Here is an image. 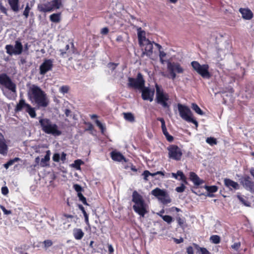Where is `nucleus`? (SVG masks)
I'll return each instance as SVG.
<instances>
[{
    "instance_id": "423d86ee",
    "label": "nucleus",
    "mask_w": 254,
    "mask_h": 254,
    "mask_svg": "<svg viewBox=\"0 0 254 254\" xmlns=\"http://www.w3.org/2000/svg\"><path fill=\"white\" fill-rule=\"evenodd\" d=\"M167 69L169 71V75L167 77L172 80H174L176 78L177 74H181L184 71V68L179 63L177 62H168Z\"/></svg>"
},
{
    "instance_id": "a19ab883",
    "label": "nucleus",
    "mask_w": 254,
    "mask_h": 254,
    "mask_svg": "<svg viewBox=\"0 0 254 254\" xmlns=\"http://www.w3.org/2000/svg\"><path fill=\"white\" fill-rule=\"evenodd\" d=\"M106 22L109 24L112 25L115 23V20L113 17L111 15L109 14L106 17Z\"/></svg>"
},
{
    "instance_id": "680f3d73",
    "label": "nucleus",
    "mask_w": 254,
    "mask_h": 254,
    "mask_svg": "<svg viewBox=\"0 0 254 254\" xmlns=\"http://www.w3.org/2000/svg\"><path fill=\"white\" fill-rule=\"evenodd\" d=\"M199 249L201 254H210V253L207 251L206 249L204 248H200Z\"/></svg>"
},
{
    "instance_id": "ddd939ff",
    "label": "nucleus",
    "mask_w": 254,
    "mask_h": 254,
    "mask_svg": "<svg viewBox=\"0 0 254 254\" xmlns=\"http://www.w3.org/2000/svg\"><path fill=\"white\" fill-rule=\"evenodd\" d=\"M53 66V61L51 59H46L40 65V74L41 75L45 74L48 71L51 70Z\"/></svg>"
},
{
    "instance_id": "473e14b6",
    "label": "nucleus",
    "mask_w": 254,
    "mask_h": 254,
    "mask_svg": "<svg viewBox=\"0 0 254 254\" xmlns=\"http://www.w3.org/2000/svg\"><path fill=\"white\" fill-rule=\"evenodd\" d=\"M159 216H160L163 220L167 222L168 224H171L173 221V218L169 215H163L159 214Z\"/></svg>"
},
{
    "instance_id": "58836bf2",
    "label": "nucleus",
    "mask_w": 254,
    "mask_h": 254,
    "mask_svg": "<svg viewBox=\"0 0 254 254\" xmlns=\"http://www.w3.org/2000/svg\"><path fill=\"white\" fill-rule=\"evenodd\" d=\"M228 50H223L221 49H218L217 53L219 55V58L220 59H222V58L225 56V55L228 53Z\"/></svg>"
},
{
    "instance_id": "774afa93",
    "label": "nucleus",
    "mask_w": 254,
    "mask_h": 254,
    "mask_svg": "<svg viewBox=\"0 0 254 254\" xmlns=\"http://www.w3.org/2000/svg\"><path fill=\"white\" fill-rule=\"evenodd\" d=\"M166 56V54L162 51H159V58L163 59Z\"/></svg>"
},
{
    "instance_id": "f257e3e1",
    "label": "nucleus",
    "mask_w": 254,
    "mask_h": 254,
    "mask_svg": "<svg viewBox=\"0 0 254 254\" xmlns=\"http://www.w3.org/2000/svg\"><path fill=\"white\" fill-rule=\"evenodd\" d=\"M28 97L31 102L36 104L39 108H45L49 105V100L46 94L35 84L30 87Z\"/></svg>"
},
{
    "instance_id": "f03ea898",
    "label": "nucleus",
    "mask_w": 254,
    "mask_h": 254,
    "mask_svg": "<svg viewBox=\"0 0 254 254\" xmlns=\"http://www.w3.org/2000/svg\"><path fill=\"white\" fill-rule=\"evenodd\" d=\"M132 201L134 203L132 206L134 211L140 216L144 217L145 214L148 212V205L143 197L136 190L132 193Z\"/></svg>"
},
{
    "instance_id": "0e129e2a",
    "label": "nucleus",
    "mask_w": 254,
    "mask_h": 254,
    "mask_svg": "<svg viewBox=\"0 0 254 254\" xmlns=\"http://www.w3.org/2000/svg\"><path fill=\"white\" fill-rule=\"evenodd\" d=\"M238 198L240 200L241 202H242L246 206H249V205L247 204V201L241 196L238 195Z\"/></svg>"
},
{
    "instance_id": "dca6fc26",
    "label": "nucleus",
    "mask_w": 254,
    "mask_h": 254,
    "mask_svg": "<svg viewBox=\"0 0 254 254\" xmlns=\"http://www.w3.org/2000/svg\"><path fill=\"white\" fill-rule=\"evenodd\" d=\"M157 120L160 121L161 123V128L162 132L164 135L165 136L166 139L168 141L172 142L174 138L172 135H170L168 132L167 131L164 120L162 118H158L157 119Z\"/></svg>"
},
{
    "instance_id": "39448f33",
    "label": "nucleus",
    "mask_w": 254,
    "mask_h": 254,
    "mask_svg": "<svg viewBox=\"0 0 254 254\" xmlns=\"http://www.w3.org/2000/svg\"><path fill=\"white\" fill-rule=\"evenodd\" d=\"M178 109L180 117L185 121L192 123L195 125L198 126L197 122L192 118V114L190 109L184 105L178 104Z\"/></svg>"
},
{
    "instance_id": "cd10ccee",
    "label": "nucleus",
    "mask_w": 254,
    "mask_h": 254,
    "mask_svg": "<svg viewBox=\"0 0 254 254\" xmlns=\"http://www.w3.org/2000/svg\"><path fill=\"white\" fill-rule=\"evenodd\" d=\"M13 47L15 51L14 55H18L22 53L23 51V46L20 41H16L15 44Z\"/></svg>"
},
{
    "instance_id": "6e6d98bb",
    "label": "nucleus",
    "mask_w": 254,
    "mask_h": 254,
    "mask_svg": "<svg viewBox=\"0 0 254 254\" xmlns=\"http://www.w3.org/2000/svg\"><path fill=\"white\" fill-rule=\"evenodd\" d=\"M170 176H171L173 178H174L177 180H179V178H178L177 173H172L171 174L167 173L166 174V178H169L170 177Z\"/></svg>"
},
{
    "instance_id": "c85d7f7f",
    "label": "nucleus",
    "mask_w": 254,
    "mask_h": 254,
    "mask_svg": "<svg viewBox=\"0 0 254 254\" xmlns=\"http://www.w3.org/2000/svg\"><path fill=\"white\" fill-rule=\"evenodd\" d=\"M158 200H160L164 204H167L171 202V199L170 198L167 192H166L163 196L159 198Z\"/></svg>"
},
{
    "instance_id": "5701e85b",
    "label": "nucleus",
    "mask_w": 254,
    "mask_h": 254,
    "mask_svg": "<svg viewBox=\"0 0 254 254\" xmlns=\"http://www.w3.org/2000/svg\"><path fill=\"white\" fill-rule=\"evenodd\" d=\"M52 11L59 9L62 6V2L61 0H53L49 2Z\"/></svg>"
},
{
    "instance_id": "412c9836",
    "label": "nucleus",
    "mask_w": 254,
    "mask_h": 254,
    "mask_svg": "<svg viewBox=\"0 0 254 254\" xmlns=\"http://www.w3.org/2000/svg\"><path fill=\"white\" fill-rule=\"evenodd\" d=\"M190 179L195 186H199L203 183L198 176L194 172L190 173Z\"/></svg>"
},
{
    "instance_id": "f704fd0d",
    "label": "nucleus",
    "mask_w": 254,
    "mask_h": 254,
    "mask_svg": "<svg viewBox=\"0 0 254 254\" xmlns=\"http://www.w3.org/2000/svg\"><path fill=\"white\" fill-rule=\"evenodd\" d=\"M178 178L179 177V180L182 181L184 183L187 184L186 177L184 175L183 172L180 170L177 171Z\"/></svg>"
},
{
    "instance_id": "20e7f679",
    "label": "nucleus",
    "mask_w": 254,
    "mask_h": 254,
    "mask_svg": "<svg viewBox=\"0 0 254 254\" xmlns=\"http://www.w3.org/2000/svg\"><path fill=\"white\" fill-rule=\"evenodd\" d=\"M155 88L156 90L155 102L164 108H169L170 105L168 103L169 100L168 94L157 83L155 84Z\"/></svg>"
},
{
    "instance_id": "5fc2aeb1",
    "label": "nucleus",
    "mask_w": 254,
    "mask_h": 254,
    "mask_svg": "<svg viewBox=\"0 0 254 254\" xmlns=\"http://www.w3.org/2000/svg\"><path fill=\"white\" fill-rule=\"evenodd\" d=\"M50 157H48V155H45L44 158L41 159V163L43 164L42 166H44V164L50 160Z\"/></svg>"
},
{
    "instance_id": "4be33fe9",
    "label": "nucleus",
    "mask_w": 254,
    "mask_h": 254,
    "mask_svg": "<svg viewBox=\"0 0 254 254\" xmlns=\"http://www.w3.org/2000/svg\"><path fill=\"white\" fill-rule=\"evenodd\" d=\"M11 9L14 12H18L19 10V0H7Z\"/></svg>"
},
{
    "instance_id": "052dcab7",
    "label": "nucleus",
    "mask_w": 254,
    "mask_h": 254,
    "mask_svg": "<svg viewBox=\"0 0 254 254\" xmlns=\"http://www.w3.org/2000/svg\"><path fill=\"white\" fill-rule=\"evenodd\" d=\"M8 192V190L6 187H3L1 188V193L4 194L6 195Z\"/></svg>"
},
{
    "instance_id": "6e6552de",
    "label": "nucleus",
    "mask_w": 254,
    "mask_h": 254,
    "mask_svg": "<svg viewBox=\"0 0 254 254\" xmlns=\"http://www.w3.org/2000/svg\"><path fill=\"white\" fill-rule=\"evenodd\" d=\"M128 86L136 89L140 90L145 85V80L140 73L137 74L136 78H128Z\"/></svg>"
},
{
    "instance_id": "603ef678",
    "label": "nucleus",
    "mask_w": 254,
    "mask_h": 254,
    "mask_svg": "<svg viewBox=\"0 0 254 254\" xmlns=\"http://www.w3.org/2000/svg\"><path fill=\"white\" fill-rule=\"evenodd\" d=\"M44 244L45 248H49L53 245V242L50 240H47L44 241Z\"/></svg>"
},
{
    "instance_id": "b1692460",
    "label": "nucleus",
    "mask_w": 254,
    "mask_h": 254,
    "mask_svg": "<svg viewBox=\"0 0 254 254\" xmlns=\"http://www.w3.org/2000/svg\"><path fill=\"white\" fill-rule=\"evenodd\" d=\"M84 233L83 231L79 228H75L73 230V235L74 238L77 240H81L84 236Z\"/></svg>"
},
{
    "instance_id": "9d476101",
    "label": "nucleus",
    "mask_w": 254,
    "mask_h": 254,
    "mask_svg": "<svg viewBox=\"0 0 254 254\" xmlns=\"http://www.w3.org/2000/svg\"><path fill=\"white\" fill-rule=\"evenodd\" d=\"M0 84L4 86L11 92H16L15 84L5 73L0 74Z\"/></svg>"
},
{
    "instance_id": "49530a36",
    "label": "nucleus",
    "mask_w": 254,
    "mask_h": 254,
    "mask_svg": "<svg viewBox=\"0 0 254 254\" xmlns=\"http://www.w3.org/2000/svg\"><path fill=\"white\" fill-rule=\"evenodd\" d=\"M186 187L183 184H182L181 186L178 187L176 188L175 190L178 192H183L185 190Z\"/></svg>"
},
{
    "instance_id": "393cba45",
    "label": "nucleus",
    "mask_w": 254,
    "mask_h": 254,
    "mask_svg": "<svg viewBox=\"0 0 254 254\" xmlns=\"http://www.w3.org/2000/svg\"><path fill=\"white\" fill-rule=\"evenodd\" d=\"M7 151V146L5 142L4 137L0 138V154H6Z\"/></svg>"
},
{
    "instance_id": "8fccbe9b",
    "label": "nucleus",
    "mask_w": 254,
    "mask_h": 254,
    "mask_svg": "<svg viewBox=\"0 0 254 254\" xmlns=\"http://www.w3.org/2000/svg\"><path fill=\"white\" fill-rule=\"evenodd\" d=\"M69 87L67 86H63L60 88V91L63 94L67 93Z\"/></svg>"
},
{
    "instance_id": "c03bdc74",
    "label": "nucleus",
    "mask_w": 254,
    "mask_h": 254,
    "mask_svg": "<svg viewBox=\"0 0 254 254\" xmlns=\"http://www.w3.org/2000/svg\"><path fill=\"white\" fill-rule=\"evenodd\" d=\"M152 174H153V173H150V172L149 171L145 170L142 173V176H143L144 179L145 181H147L148 180V177L149 176H151L153 177V175Z\"/></svg>"
},
{
    "instance_id": "bb28decb",
    "label": "nucleus",
    "mask_w": 254,
    "mask_h": 254,
    "mask_svg": "<svg viewBox=\"0 0 254 254\" xmlns=\"http://www.w3.org/2000/svg\"><path fill=\"white\" fill-rule=\"evenodd\" d=\"M38 9L39 11L43 12H47L52 11L49 2L45 3L39 4L38 5Z\"/></svg>"
},
{
    "instance_id": "72a5a7b5",
    "label": "nucleus",
    "mask_w": 254,
    "mask_h": 254,
    "mask_svg": "<svg viewBox=\"0 0 254 254\" xmlns=\"http://www.w3.org/2000/svg\"><path fill=\"white\" fill-rule=\"evenodd\" d=\"M5 49L6 53L9 55H14V47L11 45H7L5 46Z\"/></svg>"
},
{
    "instance_id": "338daca9",
    "label": "nucleus",
    "mask_w": 254,
    "mask_h": 254,
    "mask_svg": "<svg viewBox=\"0 0 254 254\" xmlns=\"http://www.w3.org/2000/svg\"><path fill=\"white\" fill-rule=\"evenodd\" d=\"M79 208L81 210L84 216L87 215V213L86 212L84 208L82 205H79L78 206Z\"/></svg>"
},
{
    "instance_id": "a211bd4d",
    "label": "nucleus",
    "mask_w": 254,
    "mask_h": 254,
    "mask_svg": "<svg viewBox=\"0 0 254 254\" xmlns=\"http://www.w3.org/2000/svg\"><path fill=\"white\" fill-rule=\"evenodd\" d=\"M111 157L114 161L118 162H121L122 161H124L126 163L127 162V159L119 152H117L115 151L111 152Z\"/></svg>"
},
{
    "instance_id": "4468645a",
    "label": "nucleus",
    "mask_w": 254,
    "mask_h": 254,
    "mask_svg": "<svg viewBox=\"0 0 254 254\" xmlns=\"http://www.w3.org/2000/svg\"><path fill=\"white\" fill-rule=\"evenodd\" d=\"M241 183L243 187L248 190L250 191H254V183L253 182L251 178L246 176L242 179Z\"/></svg>"
},
{
    "instance_id": "f3484780",
    "label": "nucleus",
    "mask_w": 254,
    "mask_h": 254,
    "mask_svg": "<svg viewBox=\"0 0 254 254\" xmlns=\"http://www.w3.org/2000/svg\"><path fill=\"white\" fill-rule=\"evenodd\" d=\"M225 186L231 190H237L239 189V185L238 183L231 180L230 179H225L224 180Z\"/></svg>"
},
{
    "instance_id": "e2e57ef3",
    "label": "nucleus",
    "mask_w": 254,
    "mask_h": 254,
    "mask_svg": "<svg viewBox=\"0 0 254 254\" xmlns=\"http://www.w3.org/2000/svg\"><path fill=\"white\" fill-rule=\"evenodd\" d=\"M19 160V158H15L14 159L12 160H10L9 161L7 162L9 165L10 166H11L15 162H17Z\"/></svg>"
},
{
    "instance_id": "69168bd1",
    "label": "nucleus",
    "mask_w": 254,
    "mask_h": 254,
    "mask_svg": "<svg viewBox=\"0 0 254 254\" xmlns=\"http://www.w3.org/2000/svg\"><path fill=\"white\" fill-rule=\"evenodd\" d=\"M187 252L188 254H193V249L191 246L188 247L187 249Z\"/></svg>"
},
{
    "instance_id": "0eeeda50",
    "label": "nucleus",
    "mask_w": 254,
    "mask_h": 254,
    "mask_svg": "<svg viewBox=\"0 0 254 254\" xmlns=\"http://www.w3.org/2000/svg\"><path fill=\"white\" fill-rule=\"evenodd\" d=\"M191 65L193 69L200 74L203 78H209L210 74L209 72V66L207 64L201 65L196 61H193Z\"/></svg>"
},
{
    "instance_id": "bf43d9fd",
    "label": "nucleus",
    "mask_w": 254,
    "mask_h": 254,
    "mask_svg": "<svg viewBox=\"0 0 254 254\" xmlns=\"http://www.w3.org/2000/svg\"><path fill=\"white\" fill-rule=\"evenodd\" d=\"M177 221L180 226H182L184 223V220L180 217H177Z\"/></svg>"
},
{
    "instance_id": "a878e982",
    "label": "nucleus",
    "mask_w": 254,
    "mask_h": 254,
    "mask_svg": "<svg viewBox=\"0 0 254 254\" xmlns=\"http://www.w3.org/2000/svg\"><path fill=\"white\" fill-rule=\"evenodd\" d=\"M166 192H167V191L165 190H161L158 188H157L151 191V194L158 199L163 196Z\"/></svg>"
},
{
    "instance_id": "09e8293b",
    "label": "nucleus",
    "mask_w": 254,
    "mask_h": 254,
    "mask_svg": "<svg viewBox=\"0 0 254 254\" xmlns=\"http://www.w3.org/2000/svg\"><path fill=\"white\" fill-rule=\"evenodd\" d=\"M82 163L80 160H76L74 161L73 166L77 170L80 169V166Z\"/></svg>"
},
{
    "instance_id": "7ed1b4c3",
    "label": "nucleus",
    "mask_w": 254,
    "mask_h": 254,
    "mask_svg": "<svg viewBox=\"0 0 254 254\" xmlns=\"http://www.w3.org/2000/svg\"><path fill=\"white\" fill-rule=\"evenodd\" d=\"M39 124L43 132L54 136H59L62 134V131L59 129L57 124L47 118H40Z\"/></svg>"
},
{
    "instance_id": "79ce46f5",
    "label": "nucleus",
    "mask_w": 254,
    "mask_h": 254,
    "mask_svg": "<svg viewBox=\"0 0 254 254\" xmlns=\"http://www.w3.org/2000/svg\"><path fill=\"white\" fill-rule=\"evenodd\" d=\"M77 196L80 201H81L84 204L88 205L86 198L81 193H77Z\"/></svg>"
},
{
    "instance_id": "4c0bfd02",
    "label": "nucleus",
    "mask_w": 254,
    "mask_h": 254,
    "mask_svg": "<svg viewBox=\"0 0 254 254\" xmlns=\"http://www.w3.org/2000/svg\"><path fill=\"white\" fill-rule=\"evenodd\" d=\"M31 10V7H30L29 3H27L26 7L24 9V10L23 12V15L24 16L25 18H27L29 16V14L30 11Z\"/></svg>"
},
{
    "instance_id": "a18cd8bd",
    "label": "nucleus",
    "mask_w": 254,
    "mask_h": 254,
    "mask_svg": "<svg viewBox=\"0 0 254 254\" xmlns=\"http://www.w3.org/2000/svg\"><path fill=\"white\" fill-rule=\"evenodd\" d=\"M95 123L96 125L100 128L102 133H103L105 127L98 120L95 121Z\"/></svg>"
},
{
    "instance_id": "2f4dec72",
    "label": "nucleus",
    "mask_w": 254,
    "mask_h": 254,
    "mask_svg": "<svg viewBox=\"0 0 254 254\" xmlns=\"http://www.w3.org/2000/svg\"><path fill=\"white\" fill-rule=\"evenodd\" d=\"M191 108L198 115H203L204 114L203 111L195 103H192L191 104Z\"/></svg>"
},
{
    "instance_id": "c9c22d12",
    "label": "nucleus",
    "mask_w": 254,
    "mask_h": 254,
    "mask_svg": "<svg viewBox=\"0 0 254 254\" xmlns=\"http://www.w3.org/2000/svg\"><path fill=\"white\" fill-rule=\"evenodd\" d=\"M205 189L207 191L211 193L215 192L217 191L218 188L215 186H206L205 187Z\"/></svg>"
},
{
    "instance_id": "de8ad7c7",
    "label": "nucleus",
    "mask_w": 254,
    "mask_h": 254,
    "mask_svg": "<svg viewBox=\"0 0 254 254\" xmlns=\"http://www.w3.org/2000/svg\"><path fill=\"white\" fill-rule=\"evenodd\" d=\"M118 65V64L110 63L108 64L107 66L112 71H113L116 68V67Z\"/></svg>"
},
{
    "instance_id": "4d7b16f0",
    "label": "nucleus",
    "mask_w": 254,
    "mask_h": 254,
    "mask_svg": "<svg viewBox=\"0 0 254 254\" xmlns=\"http://www.w3.org/2000/svg\"><path fill=\"white\" fill-rule=\"evenodd\" d=\"M167 173H165V172L164 171H157L155 173H153V177L156 176V175H159L160 176H161L162 177H164V176H165L166 177V174Z\"/></svg>"
},
{
    "instance_id": "9b49d317",
    "label": "nucleus",
    "mask_w": 254,
    "mask_h": 254,
    "mask_svg": "<svg viewBox=\"0 0 254 254\" xmlns=\"http://www.w3.org/2000/svg\"><path fill=\"white\" fill-rule=\"evenodd\" d=\"M168 156L175 160H180L182 156L181 149L177 145H171L167 148Z\"/></svg>"
},
{
    "instance_id": "1a4fd4ad",
    "label": "nucleus",
    "mask_w": 254,
    "mask_h": 254,
    "mask_svg": "<svg viewBox=\"0 0 254 254\" xmlns=\"http://www.w3.org/2000/svg\"><path fill=\"white\" fill-rule=\"evenodd\" d=\"M22 109H24L31 118H34L36 117V114L34 108H32L29 104H27L23 99L19 100V103L16 106L15 111L19 112Z\"/></svg>"
},
{
    "instance_id": "864d4df0",
    "label": "nucleus",
    "mask_w": 254,
    "mask_h": 254,
    "mask_svg": "<svg viewBox=\"0 0 254 254\" xmlns=\"http://www.w3.org/2000/svg\"><path fill=\"white\" fill-rule=\"evenodd\" d=\"M53 160L54 161L59 162L60 160V155L59 153H55L53 156Z\"/></svg>"
},
{
    "instance_id": "37998d69",
    "label": "nucleus",
    "mask_w": 254,
    "mask_h": 254,
    "mask_svg": "<svg viewBox=\"0 0 254 254\" xmlns=\"http://www.w3.org/2000/svg\"><path fill=\"white\" fill-rule=\"evenodd\" d=\"M73 188L77 193H81V191L83 190V188L78 184H74Z\"/></svg>"
},
{
    "instance_id": "7c9ffc66",
    "label": "nucleus",
    "mask_w": 254,
    "mask_h": 254,
    "mask_svg": "<svg viewBox=\"0 0 254 254\" xmlns=\"http://www.w3.org/2000/svg\"><path fill=\"white\" fill-rule=\"evenodd\" d=\"M50 20L53 22L57 23L60 21V13H54L50 16Z\"/></svg>"
},
{
    "instance_id": "aec40b11",
    "label": "nucleus",
    "mask_w": 254,
    "mask_h": 254,
    "mask_svg": "<svg viewBox=\"0 0 254 254\" xmlns=\"http://www.w3.org/2000/svg\"><path fill=\"white\" fill-rule=\"evenodd\" d=\"M145 32L144 31L141 30V28H139L137 30V37L138 39V42L140 46L143 43L149 41L148 39L145 37Z\"/></svg>"
},
{
    "instance_id": "2eb2a0df",
    "label": "nucleus",
    "mask_w": 254,
    "mask_h": 254,
    "mask_svg": "<svg viewBox=\"0 0 254 254\" xmlns=\"http://www.w3.org/2000/svg\"><path fill=\"white\" fill-rule=\"evenodd\" d=\"M153 43L150 41L141 45L140 46L144 47V52H143V55H146L148 57H150L153 53Z\"/></svg>"
},
{
    "instance_id": "e433bc0d",
    "label": "nucleus",
    "mask_w": 254,
    "mask_h": 254,
    "mask_svg": "<svg viewBox=\"0 0 254 254\" xmlns=\"http://www.w3.org/2000/svg\"><path fill=\"white\" fill-rule=\"evenodd\" d=\"M206 142L211 146L217 144V140L216 138L212 137H207L206 139Z\"/></svg>"
},
{
    "instance_id": "f8f14e48",
    "label": "nucleus",
    "mask_w": 254,
    "mask_h": 254,
    "mask_svg": "<svg viewBox=\"0 0 254 254\" xmlns=\"http://www.w3.org/2000/svg\"><path fill=\"white\" fill-rule=\"evenodd\" d=\"M140 90L141 92V97L143 100L152 102L153 100L154 95V90L151 89L149 87H145L141 88Z\"/></svg>"
},
{
    "instance_id": "6ab92c4d",
    "label": "nucleus",
    "mask_w": 254,
    "mask_h": 254,
    "mask_svg": "<svg viewBox=\"0 0 254 254\" xmlns=\"http://www.w3.org/2000/svg\"><path fill=\"white\" fill-rule=\"evenodd\" d=\"M239 11L241 13L242 17L245 19L250 20L253 17V12L248 8H241Z\"/></svg>"
},
{
    "instance_id": "c756f323",
    "label": "nucleus",
    "mask_w": 254,
    "mask_h": 254,
    "mask_svg": "<svg viewBox=\"0 0 254 254\" xmlns=\"http://www.w3.org/2000/svg\"><path fill=\"white\" fill-rule=\"evenodd\" d=\"M124 117L125 119L129 122L132 123L134 122V117L131 113H124Z\"/></svg>"
},
{
    "instance_id": "ea45409f",
    "label": "nucleus",
    "mask_w": 254,
    "mask_h": 254,
    "mask_svg": "<svg viewBox=\"0 0 254 254\" xmlns=\"http://www.w3.org/2000/svg\"><path fill=\"white\" fill-rule=\"evenodd\" d=\"M210 241L214 244H217L220 243V237L217 235H213L210 237Z\"/></svg>"
},
{
    "instance_id": "3c124183",
    "label": "nucleus",
    "mask_w": 254,
    "mask_h": 254,
    "mask_svg": "<svg viewBox=\"0 0 254 254\" xmlns=\"http://www.w3.org/2000/svg\"><path fill=\"white\" fill-rule=\"evenodd\" d=\"M241 246V243L237 242L235 243L233 245L231 246L232 249H234L235 251H238Z\"/></svg>"
},
{
    "instance_id": "13d9d810",
    "label": "nucleus",
    "mask_w": 254,
    "mask_h": 254,
    "mask_svg": "<svg viewBox=\"0 0 254 254\" xmlns=\"http://www.w3.org/2000/svg\"><path fill=\"white\" fill-rule=\"evenodd\" d=\"M0 207L1 209L2 210V211L4 214L8 215V214H10L11 213V212L10 210H8L6 209L4 206H3L2 205H0Z\"/></svg>"
}]
</instances>
